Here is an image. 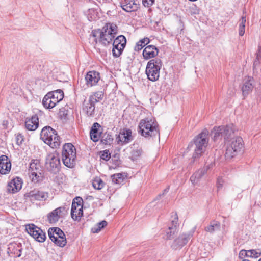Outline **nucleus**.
<instances>
[{
	"label": "nucleus",
	"mask_w": 261,
	"mask_h": 261,
	"mask_svg": "<svg viewBox=\"0 0 261 261\" xmlns=\"http://www.w3.org/2000/svg\"><path fill=\"white\" fill-rule=\"evenodd\" d=\"M103 97V93L102 92L98 91L94 93L93 95H90L89 97V99L91 100V101H93L95 103L99 101L100 100H101Z\"/></svg>",
	"instance_id": "nucleus-36"
},
{
	"label": "nucleus",
	"mask_w": 261,
	"mask_h": 261,
	"mask_svg": "<svg viewBox=\"0 0 261 261\" xmlns=\"http://www.w3.org/2000/svg\"><path fill=\"white\" fill-rule=\"evenodd\" d=\"M55 231V227L50 228L48 230L49 238L53 242H54V240L56 238H55L56 235Z\"/></svg>",
	"instance_id": "nucleus-43"
},
{
	"label": "nucleus",
	"mask_w": 261,
	"mask_h": 261,
	"mask_svg": "<svg viewBox=\"0 0 261 261\" xmlns=\"http://www.w3.org/2000/svg\"><path fill=\"white\" fill-rule=\"evenodd\" d=\"M25 229L27 232L37 241L42 243L45 241L46 238L45 233L34 224L27 225Z\"/></svg>",
	"instance_id": "nucleus-8"
},
{
	"label": "nucleus",
	"mask_w": 261,
	"mask_h": 261,
	"mask_svg": "<svg viewBox=\"0 0 261 261\" xmlns=\"http://www.w3.org/2000/svg\"><path fill=\"white\" fill-rule=\"evenodd\" d=\"M161 66L162 61L159 58L151 59L147 63L146 74L150 81L154 82L159 79Z\"/></svg>",
	"instance_id": "nucleus-4"
},
{
	"label": "nucleus",
	"mask_w": 261,
	"mask_h": 261,
	"mask_svg": "<svg viewBox=\"0 0 261 261\" xmlns=\"http://www.w3.org/2000/svg\"><path fill=\"white\" fill-rule=\"evenodd\" d=\"M45 166L46 169L53 174H56L59 172L61 163L59 154L56 151L47 154Z\"/></svg>",
	"instance_id": "nucleus-6"
},
{
	"label": "nucleus",
	"mask_w": 261,
	"mask_h": 261,
	"mask_svg": "<svg viewBox=\"0 0 261 261\" xmlns=\"http://www.w3.org/2000/svg\"><path fill=\"white\" fill-rule=\"evenodd\" d=\"M254 88V81L253 78L248 76L244 79L242 87V93L244 96H247L250 93Z\"/></svg>",
	"instance_id": "nucleus-20"
},
{
	"label": "nucleus",
	"mask_w": 261,
	"mask_h": 261,
	"mask_svg": "<svg viewBox=\"0 0 261 261\" xmlns=\"http://www.w3.org/2000/svg\"><path fill=\"white\" fill-rule=\"evenodd\" d=\"M55 232H56V237L54 240V243L58 246L63 247L67 243L65 235L63 231L58 227H55Z\"/></svg>",
	"instance_id": "nucleus-22"
},
{
	"label": "nucleus",
	"mask_w": 261,
	"mask_h": 261,
	"mask_svg": "<svg viewBox=\"0 0 261 261\" xmlns=\"http://www.w3.org/2000/svg\"><path fill=\"white\" fill-rule=\"evenodd\" d=\"M223 181L221 179H218L217 181V188L219 190L220 189L222 188L223 186Z\"/></svg>",
	"instance_id": "nucleus-50"
},
{
	"label": "nucleus",
	"mask_w": 261,
	"mask_h": 261,
	"mask_svg": "<svg viewBox=\"0 0 261 261\" xmlns=\"http://www.w3.org/2000/svg\"><path fill=\"white\" fill-rule=\"evenodd\" d=\"M40 167L38 161H34L30 164L29 172L32 175V180L34 181L38 182L42 177Z\"/></svg>",
	"instance_id": "nucleus-15"
},
{
	"label": "nucleus",
	"mask_w": 261,
	"mask_h": 261,
	"mask_svg": "<svg viewBox=\"0 0 261 261\" xmlns=\"http://www.w3.org/2000/svg\"><path fill=\"white\" fill-rule=\"evenodd\" d=\"M25 126L27 130L33 131L39 126V118L36 114L31 117H27L25 120Z\"/></svg>",
	"instance_id": "nucleus-18"
},
{
	"label": "nucleus",
	"mask_w": 261,
	"mask_h": 261,
	"mask_svg": "<svg viewBox=\"0 0 261 261\" xmlns=\"http://www.w3.org/2000/svg\"><path fill=\"white\" fill-rule=\"evenodd\" d=\"M22 182L21 178H15L9 182L7 186V191L12 193H15L21 189Z\"/></svg>",
	"instance_id": "nucleus-21"
},
{
	"label": "nucleus",
	"mask_w": 261,
	"mask_h": 261,
	"mask_svg": "<svg viewBox=\"0 0 261 261\" xmlns=\"http://www.w3.org/2000/svg\"><path fill=\"white\" fill-rule=\"evenodd\" d=\"M76 158L75 148H63L62 159L65 166L68 168H73L75 164Z\"/></svg>",
	"instance_id": "nucleus-7"
},
{
	"label": "nucleus",
	"mask_w": 261,
	"mask_h": 261,
	"mask_svg": "<svg viewBox=\"0 0 261 261\" xmlns=\"http://www.w3.org/2000/svg\"><path fill=\"white\" fill-rule=\"evenodd\" d=\"M102 29L114 37L117 32V27L114 23H108Z\"/></svg>",
	"instance_id": "nucleus-31"
},
{
	"label": "nucleus",
	"mask_w": 261,
	"mask_h": 261,
	"mask_svg": "<svg viewBox=\"0 0 261 261\" xmlns=\"http://www.w3.org/2000/svg\"><path fill=\"white\" fill-rule=\"evenodd\" d=\"M172 226H169V229L170 230V234L168 236V238L173 237V236L177 232V226L178 224V217L176 214H175L172 217L171 220Z\"/></svg>",
	"instance_id": "nucleus-29"
},
{
	"label": "nucleus",
	"mask_w": 261,
	"mask_h": 261,
	"mask_svg": "<svg viewBox=\"0 0 261 261\" xmlns=\"http://www.w3.org/2000/svg\"><path fill=\"white\" fill-rule=\"evenodd\" d=\"M118 141L122 142V145L129 142L133 140L132 132L130 129H123L120 132L118 137Z\"/></svg>",
	"instance_id": "nucleus-24"
},
{
	"label": "nucleus",
	"mask_w": 261,
	"mask_h": 261,
	"mask_svg": "<svg viewBox=\"0 0 261 261\" xmlns=\"http://www.w3.org/2000/svg\"><path fill=\"white\" fill-rule=\"evenodd\" d=\"M100 158L105 161H108L111 157V154L109 152V151L108 150H106L103 152H100Z\"/></svg>",
	"instance_id": "nucleus-42"
},
{
	"label": "nucleus",
	"mask_w": 261,
	"mask_h": 261,
	"mask_svg": "<svg viewBox=\"0 0 261 261\" xmlns=\"http://www.w3.org/2000/svg\"><path fill=\"white\" fill-rule=\"evenodd\" d=\"M40 138L50 147H58L60 145V137L56 131L49 126L44 127L40 133Z\"/></svg>",
	"instance_id": "nucleus-3"
},
{
	"label": "nucleus",
	"mask_w": 261,
	"mask_h": 261,
	"mask_svg": "<svg viewBox=\"0 0 261 261\" xmlns=\"http://www.w3.org/2000/svg\"><path fill=\"white\" fill-rule=\"evenodd\" d=\"M247 253H248V257H252V258H257L261 254V253L260 252H258L255 250H248Z\"/></svg>",
	"instance_id": "nucleus-40"
},
{
	"label": "nucleus",
	"mask_w": 261,
	"mask_h": 261,
	"mask_svg": "<svg viewBox=\"0 0 261 261\" xmlns=\"http://www.w3.org/2000/svg\"><path fill=\"white\" fill-rule=\"evenodd\" d=\"M104 182L98 177L95 178L92 182V185L94 189L97 190L101 189L104 186Z\"/></svg>",
	"instance_id": "nucleus-37"
},
{
	"label": "nucleus",
	"mask_w": 261,
	"mask_h": 261,
	"mask_svg": "<svg viewBox=\"0 0 261 261\" xmlns=\"http://www.w3.org/2000/svg\"><path fill=\"white\" fill-rule=\"evenodd\" d=\"M98 35H99V42L104 45H107L110 44L114 36L111 35L109 33H108L103 29L102 30H93L91 33V35L93 37H96Z\"/></svg>",
	"instance_id": "nucleus-12"
},
{
	"label": "nucleus",
	"mask_w": 261,
	"mask_h": 261,
	"mask_svg": "<svg viewBox=\"0 0 261 261\" xmlns=\"http://www.w3.org/2000/svg\"><path fill=\"white\" fill-rule=\"evenodd\" d=\"M100 127L99 124L97 122L94 123L90 130V138L94 142H97L99 139V133L98 132V129Z\"/></svg>",
	"instance_id": "nucleus-28"
},
{
	"label": "nucleus",
	"mask_w": 261,
	"mask_h": 261,
	"mask_svg": "<svg viewBox=\"0 0 261 261\" xmlns=\"http://www.w3.org/2000/svg\"><path fill=\"white\" fill-rule=\"evenodd\" d=\"M121 7L125 11L130 12L138 9V5L134 0H121Z\"/></svg>",
	"instance_id": "nucleus-26"
},
{
	"label": "nucleus",
	"mask_w": 261,
	"mask_h": 261,
	"mask_svg": "<svg viewBox=\"0 0 261 261\" xmlns=\"http://www.w3.org/2000/svg\"><path fill=\"white\" fill-rule=\"evenodd\" d=\"M149 42V39L148 38H145L140 40L136 43L134 47V50L137 51L140 50L144 46H145Z\"/></svg>",
	"instance_id": "nucleus-34"
},
{
	"label": "nucleus",
	"mask_w": 261,
	"mask_h": 261,
	"mask_svg": "<svg viewBox=\"0 0 261 261\" xmlns=\"http://www.w3.org/2000/svg\"><path fill=\"white\" fill-rule=\"evenodd\" d=\"M100 79L99 73L95 71L88 72L85 77L87 87H91L95 85L99 81Z\"/></svg>",
	"instance_id": "nucleus-16"
},
{
	"label": "nucleus",
	"mask_w": 261,
	"mask_h": 261,
	"mask_svg": "<svg viewBox=\"0 0 261 261\" xmlns=\"http://www.w3.org/2000/svg\"><path fill=\"white\" fill-rule=\"evenodd\" d=\"M258 261H261V258L259 259Z\"/></svg>",
	"instance_id": "nucleus-55"
},
{
	"label": "nucleus",
	"mask_w": 261,
	"mask_h": 261,
	"mask_svg": "<svg viewBox=\"0 0 261 261\" xmlns=\"http://www.w3.org/2000/svg\"><path fill=\"white\" fill-rule=\"evenodd\" d=\"M62 147H74V146L71 143H65Z\"/></svg>",
	"instance_id": "nucleus-52"
},
{
	"label": "nucleus",
	"mask_w": 261,
	"mask_h": 261,
	"mask_svg": "<svg viewBox=\"0 0 261 261\" xmlns=\"http://www.w3.org/2000/svg\"><path fill=\"white\" fill-rule=\"evenodd\" d=\"M11 168V163L7 156L2 155L0 156V173L2 174H8Z\"/></svg>",
	"instance_id": "nucleus-19"
},
{
	"label": "nucleus",
	"mask_w": 261,
	"mask_h": 261,
	"mask_svg": "<svg viewBox=\"0 0 261 261\" xmlns=\"http://www.w3.org/2000/svg\"><path fill=\"white\" fill-rule=\"evenodd\" d=\"M154 0H142L143 4L145 7H149L153 5Z\"/></svg>",
	"instance_id": "nucleus-45"
},
{
	"label": "nucleus",
	"mask_w": 261,
	"mask_h": 261,
	"mask_svg": "<svg viewBox=\"0 0 261 261\" xmlns=\"http://www.w3.org/2000/svg\"><path fill=\"white\" fill-rule=\"evenodd\" d=\"M101 230V229L100 228H99L98 226L97 225H95V226H94L92 228L91 231L93 233H98Z\"/></svg>",
	"instance_id": "nucleus-48"
},
{
	"label": "nucleus",
	"mask_w": 261,
	"mask_h": 261,
	"mask_svg": "<svg viewBox=\"0 0 261 261\" xmlns=\"http://www.w3.org/2000/svg\"><path fill=\"white\" fill-rule=\"evenodd\" d=\"M64 97L62 90H57L47 93L42 100V105L46 109H51L61 101Z\"/></svg>",
	"instance_id": "nucleus-5"
},
{
	"label": "nucleus",
	"mask_w": 261,
	"mask_h": 261,
	"mask_svg": "<svg viewBox=\"0 0 261 261\" xmlns=\"http://www.w3.org/2000/svg\"><path fill=\"white\" fill-rule=\"evenodd\" d=\"M21 251V249H19V250H18L19 253H17V256L18 257L20 256V255H21V253H20Z\"/></svg>",
	"instance_id": "nucleus-54"
},
{
	"label": "nucleus",
	"mask_w": 261,
	"mask_h": 261,
	"mask_svg": "<svg viewBox=\"0 0 261 261\" xmlns=\"http://www.w3.org/2000/svg\"><path fill=\"white\" fill-rule=\"evenodd\" d=\"M126 39L123 35L118 36L113 41L112 53L114 57H119L126 46Z\"/></svg>",
	"instance_id": "nucleus-10"
},
{
	"label": "nucleus",
	"mask_w": 261,
	"mask_h": 261,
	"mask_svg": "<svg viewBox=\"0 0 261 261\" xmlns=\"http://www.w3.org/2000/svg\"><path fill=\"white\" fill-rule=\"evenodd\" d=\"M212 164H211L207 166L204 167L203 168L198 170L190 178V180L193 185H195L198 184L200 181V179L203 176V175L207 172V170L212 166Z\"/></svg>",
	"instance_id": "nucleus-23"
},
{
	"label": "nucleus",
	"mask_w": 261,
	"mask_h": 261,
	"mask_svg": "<svg viewBox=\"0 0 261 261\" xmlns=\"http://www.w3.org/2000/svg\"><path fill=\"white\" fill-rule=\"evenodd\" d=\"M112 181L116 184L121 183L125 178V175L123 173H117L111 176Z\"/></svg>",
	"instance_id": "nucleus-35"
},
{
	"label": "nucleus",
	"mask_w": 261,
	"mask_h": 261,
	"mask_svg": "<svg viewBox=\"0 0 261 261\" xmlns=\"http://www.w3.org/2000/svg\"><path fill=\"white\" fill-rule=\"evenodd\" d=\"M159 50L154 45L147 46L143 51V56L144 59H149L154 58L158 55Z\"/></svg>",
	"instance_id": "nucleus-25"
},
{
	"label": "nucleus",
	"mask_w": 261,
	"mask_h": 261,
	"mask_svg": "<svg viewBox=\"0 0 261 261\" xmlns=\"http://www.w3.org/2000/svg\"><path fill=\"white\" fill-rule=\"evenodd\" d=\"M234 132L232 124L215 126L211 131L213 140L214 142L223 139L225 145L230 147H239L244 145L243 139L239 136L231 138Z\"/></svg>",
	"instance_id": "nucleus-1"
},
{
	"label": "nucleus",
	"mask_w": 261,
	"mask_h": 261,
	"mask_svg": "<svg viewBox=\"0 0 261 261\" xmlns=\"http://www.w3.org/2000/svg\"><path fill=\"white\" fill-rule=\"evenodd\" d=\"M245 27H242L239 26V35L240 36H243L245 33Z\"/></svg>",
	"instance_id": "nucleus-51"
},
{
	"label": "nucleus",
	"mask_w": 261,
	"mask_h": 261,
	"mask_svg": "<svg viewBox=\"0 0 261 261\" xmlns=\"http://www.w3.org/2000/svg\"><path fill=\"white\" fill-rule=\"evenodd\" d=\"M261 59V44L258 46V49L256 53V58L254 61L253 66L254 68L260 64V60Z\"/></svg>",
	"instance_id": "nucleus-39"
},
{
	"label": "nucleus",
	"mask_w": 261,
	"mask_h": 261,
	"mask_svg": "<svg viewBox=\"0 0 261 261\" xmlns=\"http://www.w3.org/2000/svg\"><path fill=\"white\" fill-rule=\"evenodd\" d=\"M221 225L220 222L216 221H213L210 223V224L205 227V230L206 231L212 233L215 231L220 229Z\"/></svg>",
	"instance_id": "nucleus-30"
},
{
	"label": "nucleus",
	"mask_w": 261,
	"mask_h": 261,
	"mask_svg": "<svg viewBox=\"0 0 261 261\" xmlns=\"http://www.w3.org/2000/svg\"><path fill=\"white\" fill-rule=\"evenodd\" d=\"M170 230L169 229V227L168 230L166 232V239H171L173 238L174 235L173 236L172 238H168V236H170Z\"/></svg>",
	"instance_id": "nucleus-53"
},
{
	"label": "nucleus",
	"mask_w": 261,
	"mask_h": 261,
	"mask_svg": "<svg viewBox=\"0 0 261 261\" xmlns=\"http://www.w3.org/2000/svg\"><path fill=\"white\" fill-rule=\"evenodd\" d=\"M108 224V223L106 221L103 220L101 221L100 222L97 224V225L98 226L99 228H100L101 229L103 228L105 226H106Z\"/></svg>",
	"instance_id": "nucleus-47"
},
{
	"label": "nucleus",
	"mask_w": 261,
	"mask_h": 261,
	"mask_svg": "<svg viewBox=\"0 0 261 261\" xmlns=\"http://www.w3.org/2000/svg\"><path fill=\"white\" fill-rule=\"evenodd\" d=\"M208 131L207 129H204L201 133L197 135L190 142L188 147H206L208 142Z\"/></svg>",
	"instance_id": "nucleus-9"
},
{
	"label": "nucleus",
	"mask_w": 261,
	"mask_h": 261,
	"mask_svg": "<svg viewBox=\"0 0 261 261\" xmlns=\"http://www.w3.org/2000/svg\"><path fill=\"white\" fill-rule=\"evenodd\" d=\"M248 251L245 250H242L239 252V257L243 258L244 257H248Z\"/></svg>",
	"instance_id": "nucleus-46"
},
{
	"label": "nucleus",
	"mask_w": 261,
	"mask_h": 261,
	"mask_svg": "<svg viewBox=\"0 0 261 261\" xmlns=\"http://www.w3.org/2000/svg\"><path fill=\"white\" fill-rule=\"evenodd\" d=\"M139 132L146 138L160 136L159 126L156 120L152 118H146L140 121Z\"/></svg>",
	"instance_id": "nucleus-2"
},
{
	"label": "nucleus",
	"mask_w": 261,
	"mask_h": 261,
	"mask_svg": "<svg viewBox=\"0 0 261 261\" xmlns=\"http://www.w3.org/2000/svg\"><path fill=\"white\" fill-rule=\"evenodd\" d=\"M141 152L142 150L140 148H134L131 151V154L129 158L132 160L134 161L141 155Z\"/></svg>",
	"instance_id": "nucleus-38"
},
{
	"label": "nucleus",
	"mask_w": 261,
	"mask_h": 261,
	"mask_svg": "<svg viewBox=\"0 0 261 261\" xmlns=\"http://www.w3.org/2000/svg\"><path fill=\"white\" fill-rule=\"evenodd\" d=\"M83 200L80 197H76L73 199L71 209V216L74 220H79L83 216Z\"/></svg>",
	"instance_id": "nucleus-11"
},
{
	"label": "nucleus",
	"mask_w": 261,
	"mask_h": 261,
	"mask_svg": "<svg viewBox=\"0 0 261 261\" xmlns=\"http://www.w3.org/2000/svg\"><path fill=\"white\" fill-rule=\"evenodd\" d=\"M239 151L235 148H226L225 150V158L227 159H231L235 156Z\"/></svg>",
	"instance_id": "nucleus-33"
},
{
	"label": "nucleus",
	"mask_w": 261,
	"mask_h": 261,
	"mask_svg": "<svg viewBox=\"0 0 261 261\" xmlns=\"http://www.w3.org/2000/svg\"><path fill=\"white\" fill-rule=\"evenodd\" d=\"M192 236V233H191L181 234L174 241L173 247L175 249L177 248L178 247H182L187 244Z\"/></svg>",
	"instance_id": "nucleus-27"
},
{
	"label": "nucleus",
	"mask_w": 261,
	"mask_h": 261,
	"mask_svg": "<svg viewBox=\"0 0 261 261\" xmlns=\"http://www.w3.org/2000/svg\"><path fill=\"white\" fill-rule=\"evenodd\" d=\"M95 103L89 99L87 101H84L83 111L87 116L90 117L95 116Z\"/></svg>",
	"instance_id": "nucleus-17"
},
{
	"label": "nucleus",
	"mask_w": 261,
	"mask_h": 261,
	"mask_svg": "<svg viewBox=\"0 0 261 261\" xmlns=\"http://www.w3.org/2000/svg\"><path fill=\"white\" fill-rule=\"evenodd\" d=\"M203 148H196L193 154L194 159L198 158L203 152Z\"/></svg>",
	"instance_id": "nucleus-44"
},
{
	"label": "nucleus",
	"mask_w": 261,
	"mask_h": 261,
	"mask_svg": "<svg viewBox=\"0 0 261 261\" xmlns=\"http://www.w3.org/2000/svg\"><path fill=\"white\" fill-rule=\"evenodd\" d=\"M66 212L65 207H58L48 214V220L50 223H55L65 215Z\"/></svg>",
	"instance_id": "nucleus-14"
},
{
	"label": "nucleus",
	"mask_w": 261,
	"mask_h": 261,
	"mask_svg": "<svg viewBox=\"0 0 261 261\" xmlns=\"http://www.w3.org/2000/svg\"><path fill=\"white\" fill-rule=\"evenodd\" d=\"M245 23H246V18L245 16H242L241 17V22L240 23L239 26L242 27H245Z\"/></svg>",
	"instance_id": "nucleus-49"
},
{
	"label": "nucleus",
	"mask_w": 261,
	"mask_h": 261,
	"mask_svg": "<svg viewBox=\"0 0 261 261\" xmlns=\"http://www.w3.org/2000/svg\"><path fill=\"white\" fill-rule=\"evenodd\" d=\"M25 197L28 198L31 201H45L48 197V193L43 191L34 189L26 193Z\"/></svg>",
	"instance_id": "nucleus-13"
},
{
	"label": "nucleus",
	"mask_w": 261,
	"mask_h": 261,
	"mask_svg": "<svg viewBox=\"0 0 261 261\" xmlns=\"http://www.w3.org/2000/svg\"><path fill=\"white\" fill-rule=\"evenodd\" d=\"M113 141V136L109 133H105L101 137V142L105 145H111Z\"/></svg>",
	"instance_id": "nucleus-32"
},
{
	"label": "nucleus",
	"mask_w": 261,
	"mask_h": 261,
	"mask_svg": "<svg viewBox=\"0 0 261 261\" xmlns=\"http://www.w3.org/2000/svg\"><path fill=\"white\" fill-rule=\"evenodd\" d=\"M15 141L17 145H23V142H24L23 136L20 134L16 135L15 137Z\"/></svg>",
	"instance_id": "nucleus-41"
}]
</instances>
